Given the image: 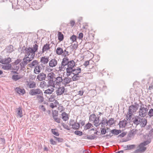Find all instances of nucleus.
Returning a JSON list of instances; mask_svg holds the SVG:
<instances>
[{
    "mask_svg": "<svg viewBox=\"0 0 153 153\" xmlns=\"http://www.w3.org/2000/svg\"><path fill=\"white\" fill-rule=\"evenodd\" d=\"M103 114L100 112H98V114H97V117L94 114L91 115L89 117V120L93 121L94 123V125L96 126H99V122H100V117L99 115L102 114Z\"/></svg>",
    "mask_w": 153,
    "mask_h": 153,
    "instance_id": "nucleus-1",
    "label": "nucleus"
},
{
    "mask_svg": "<svg viewBox=\"0 0 153 153\" xmlns=\"http://www.w3.org/2000/svg\"><path fill=\"white\" fill-rule=\"evenodd\" d=\"M150 143V142L148 141H146L143 142L141 143L139 145V149H137L134 152V153H142L144 152L146 150V147L144 146L147 145Z\"/></svg>",
    "mask_w": 153,
    "mask_h": 153,
    "instance_id": "nucleus-2",
    "label": "nucleus"
},
{
    "mask_svg": "<svg viewBox=\"0 0 153 153\" xmlns=\"http://www.w3.org/2000/svg\"><path fill=\"white\" fill-rule=\"evenodd\" d=\"M69 61V59L68 57H64L62 59L61 65L59 67V70L60 71H64L66 68L65 66L67 65Z\"/></svg>",
    "mask_w": 153,
    "mask_h": 153,
    "instance_id": "nucleus-3",
    "label": "nucleus"
},
{
    "mask_svg": "<svg viewBox=\"0 0 153 153\" xmlns=\"http://www.w3.org/2000/svg\"><path fill=\"white\" fill-rule=\"evenodd\" d=\"M148 111L147 108L142 107V106H141L138 112L139 116L141 117H145L147 114Z\"/></svg>",
    "mask_w": 153,
    "mask_h": 153,
    "instance_id": "nucleus-4",
    "label": "nucleus"
},
{
    "mask_svg": "<svg viewBox=\"0 0 153 153\" xmlns=\"http://www.w3.org/2000/svg\"><path fill=\"white\" fill-rule=\"evenodd\" d=\"M34 44H35L33 46V47L32 48H31L30 47L27 48L26 47L25 49H24L23 50V52L24 53L25 51H27V52L29 51L30 52V51H34L36 52L37 51L38 49V43H37V42L36 41H35L34 42Z\"/></svg>",
    "mask_w": 153,
    "mask_h": 153,
    "instance_id": "nucleus-5",
    "label": "nucleus"
},
{
    "mask_svg": "<svg viewBox=\"0 0 153 153\" xmlns=\"http://www.w3.org/2000/svg\"><path fill=\"white\" fill-rule=\"evenodd\" d=\"M42 91L39 88H34L30 90L29 94L31 96L37 95L42 94Z\"/></svg>",
    "mask_w": 153,
    "mask_h": 153,
    "instance_id": "nucleus-6",
    "label": "nucleus"
},
{
    "mask_svg": "<svg viewBox=\"0 0 153 153\" xmlns=\"http://www.w3.org/2000/svg\"><path fill=\"white\" fill-rule=\"evenodd\" d=\"M139 116H134L131 120V122L136 126L139 125L141 121V118Z\"/></svg>",
    "mask_w": 153,
    "mask_h": 153,
    "instance_id": "nucleus-7",
    "label": "nucleus"
},
{
    "mask_svg": "<svg viewBox=\"0 0 153 153\" xmlns=\"http://www.w3.org/2000/svg\"><path fill=\"white\" fill-rule=\"evenodd\" d=\"M72 81L71 78L65 77L63 79L62 84L65 86H66L67 85Z\"/></svg>",
    "mask_w": 153,
    "mask_h": 153,
    "instance_id": "nucleus-8",
    "label": "nucleus"
},
{
    "mask_svg": "<svg viewBox=\"0 0 153 153\" xmlns=\"http://www.w3.org/2000/svg\"><path fill=\"white\" fill-rule=\"evenodd\" d=\"M46 75L43 73H41L37 76V79L39 81L45 80L46 78Z\"/></svg>",
    "mask_w": 153,
    "mask_h": 153,
    "instance_id": "nucleus-9",
    "label": "nucleus"
},
{
    "mask_svg": "<svg viewBox=\"0 0 153 153\" xmlns=\"http://www.w3.org/2000/svg\"><path fill=\"white\" fill-rule=\"evenodd\" d=\"M57 63V60L55 59H53L51 60L49 62L50 67H55Z\"/></svg>",
    "mask_w": 153,
    "mask_h": 153,
    "instance_id": "nucleus-10",
    "label": "nucleus"
},
{
    "mask_svg": "<svg viewBox=\"0 0 153 153\" xmlns=\"http://www.w3.org/2000/svg\"><path fill=\"white\" fill-rule=\"evenodd\" d=\"M65 88L63 86L59 87L56 90V94L57 95H62L64 92Z\"/></svg>",
    "mask_w": 153,
    "mask_h": 153,
    "instance_id": "nucleus-11",
    "label": "nucleus"
},
{
    "mask_svg": "<svg viewBox=\"0 0 153 153\" xmlns=\"http://www.w3.org/2000/svg\"><path fill=\"white\" fill-rule=\"evenodd\" d=\"M50 45L48 44H46L44 45L42 48V53H44L45 51L49 50L50 49Z\"/></svg>",
    "mask_w": 153,
    "mask_h": 153,
    "instance_id": "nucleus-12",
    "label": "nucleus"
},
{
    "mask_svg": "<svg viewBox=\"0 0 153 153\" xmlns=\"http://www.w3.org/2000/svg\"><path fill=\"white\" fill-rule=\"evenodd\" d=\"M16 91L17 93L20 95H23L25 93V90L24 89H21L19 88H16Z\"/></svg>",
    "mask_w": 153,
    "mask_h": 153,
    "instance_id": "nucleus-13",
    "label": "nucleus"
},
{
    "mask_svg": "<svg viewBox=\"0 0 153 153\" xmlns=\"http://www.w3.org/2000/svg\"><path fill=\"white\" fill-rule=\"evenodd\" d=\"M25 51V54H27L28 57L30 56L31 54V55L30 57L31 58H33V59L34 58L35 55V53L36 52H35L33 51H30V52L28 51V52H27V51ZM24 53H25V52Z\"/></svg>",
    "mask_w": 153,
    "mask_h": 153,
    "instance_id": "nucleus-14",
    "label": "nucleus"
},
{
    "mask_svg": "<svg viewBox=\"0 0 153 153\" xmlns=\"http://www.w3.org/2000/svg\"><path fill=\"white\" fill-rule=\"evenodd\" d=\"M41 67L40 65H36L34 70V73L36 74H38L41 71Z\"/></svg>",
    "mask_w": 153,
    "mask_h": 153,
    "instance_id": "nucleus-15",
    "label": "nucleus"
},
{
    "mask_svg": "<svg viewBox=\"0 0 153 153\" xmlns=\"http://www.w3.org/2000/svg\"><path fill=\"white\" fill-rule=\"evenodd\" d=\"M141 121L140 123V126L142 127H145L147 124V120L146 119L141 118Z\"/></svg>",
    "mask_w": 153,
    "mask_h": 153,
    "instance_id": "nucleus-16",
    "label": "nucleus"
},
{
    "mask_svg": "<svg viewBox=\"0 0 153 153\" xmlns=\"http://www.w3.org/2000/svg\"><path fill=\"white\" fill-rule=\"evenodd\" d=\"M63 53V50L60 47H58L56 50V53L58 55H62Z\"/></svg>",
    "mask_w": 153,
    "mask_h": 153,
    "instance_id": "nucleus-17",
    "label": "nucleus"
},
{
    "mask_svg": "<svg viewBox=\"0 0 153 153\" xmlns=\"http://www.w3.org/2000/svg\"><path fill=\"white\" fill-rule=\"evenodd\" d=\"M39 63L36 60H34L29 64V65L30 68H32L33 67H35L36 65H37Z\"/></svg>",
    "mask_w": 153,
    "mask_h": 153,
    "instance_id": "nucleus-18",
    "label": "nucleus"
},
{
    "mask_svg": "<svg viewBox=\"0 0 153 153\" xmlns=\"http://www.w3.org/2000/svg\"><path fill=\"white\" fill-rule=\"evenodd\" d=\"M36 98L38 99L39 102H42L44 100V98L43 97V94L42 92V94H41L39 95H37L36 96Z\"/></svg>",
    "mask_w": 153,
    "mask_h": 153,
    "instance_id": "nucleus-19",
    "label": "nucleus"
},
{
    "mask_svg": "<svg viewBox=\"0 0 153 153\" xmlns=\"http://www.w3.org/2000/svg\"><path fill=\"white\" fill-rule=\"evenodd\" d=\"M137 131L138 130L137 129H134L129 133L128 136L130 137H132L136 134Z\"/></svg>",
    "mask_w": 153,
    "mask_h": 153,
    "instance_id": "nucleus-20",
    "label": "nucleus"
},
{
    "mask_svg": "<svg viewBox=\"0 0 153 153\" xmlns=\"http://www.w3.org/2000/svg\"><path fill=\"white\" fill-rule=\"evenodd\" d=\"M75 63L73 60H70L69 61L68 64L67 65V66L68 67L74 68V67L75 66Z\"/></svg>",
    "mask_w": 153,
    "mask_h": 153,
    "instance_id": "nucleus-21",
    "label": "nucleus"
},
{
    "mask_svg": "<svg viewBox=\"0 0 153 153\" xmlns=\"http://www.w3.org/2000/svg\"><path fill=\"white\" fill-rule=\"evenodd\" d=\"M55 74L53 72H51L48 74L47 76L48 80H53L55 78Z\"/></svg>",
    "mask_w": 153,
    "mask_h": 153,
    "instance_id": "nucleus-22",
    "label": "nucleus"
},
{
    "mask_svg": "<svg viewBox=\"0 0 153 153\" xmlns=\"http://www.w3.org/2000/svg\"><path fill=\"white\" fill-rule=\"evenodd\" d=\"M54 79H56L55 81L56 84L58 85L59 84H60L61 82L62 83L63 79L62 76H59L56 78L55 77Z\"/></svg>",
    "mask_w": 153,
    "mask_h": 153,
    "instance_id": "nucleus-23",
    "label": "nucleus"
},
{
    "mask_svg": "<svg viewBox=\"0 0 153 153\" xmlns=\"http://www.w3.org/2000/svg\"><path fill=\"white\" fill-rule=\"evenodd\" d=\"M62 116V119L63 120H64L66 121L68 120L69 117H68V114H67L65 112H64L61 114Z\"/></svg>",
    "mask_w": 153,
    "mask_h": 153,
    "instance_id": "nucleus-24",
    "label": "nucleus"
},
{
    "mask_svg": "<svg viewBox=\"0 0 153 153\" xmlns=\"http://www.w3.org/2000/svg\"><path fill=\"white\" fill-rule=\"evenodd\" d=\"M49 61V57H45V56L41 58L40 62L44 64H46L48 63Z\"/></svg>",
    "mask_w": 153,
    "mask_h": 153,
    "instance_id": "nucleus-25",
    "label": "nucleus"
},
{
    "mask_svg": "<svg viewBox=\"0 0 153 153\" xmlns=\"http://www.w3.org/2000/svg\"><path fill=\"white\" fill-rule=\"evenodd\" d=\"M127 121L126 120H123L122 121H120L118 125L120 127H124L126 126Z\"/></svg>",
    "mask_w": 153,
    "mask_h": 153,
    "instance_id": "nucleus-26",
    "label": "nucleus"
},
{
    "mask_svg": "<svg viewBox=\"0 0 153 153\" xmlns=\"http://www.w3.org/2000/svg\"><path fill=\"white\" fill-rule=\"evenodd\" d=\"M74 72H73L72 74L74 75H79V74L81 72V69L79 68H77V69L74 68Z\"/></svg>",
    "mask_w": 153,
    "mask_h": 153,
    "instance_id": "nucleus-27",
    "label": "nucleus"
},
{
    "mask_svg": "<svg viewBox=\"0 0 153 153\" xmlns=\"http://www.w3.org/2000/svg\"><path fill=\"white\" fill-rule=\"evenodd\" d=\"M22 78V77L21 76L18 75H14L12 76V79L15 81H17Z\"/></svg>",
    "mask_w": 153,
    "mask_h": 153,
    "instance_id": "nucleus-28",
    "label": "nucleus"
},
{
    "mask_svg": "<svg viewBox=\"0 0 153 153\" xmlns=\"http://www.w3.org/2000/svg\"><path fill=\"white\" fill-rule=\"evenodd\" d=\"M106 119L105 117H103L102 119V120L100 123L99 122V125L101 124V126H104L106 125V123H107Z\"/></svg>",
    "mask_w": 153,
    "mask_h": 153,
    "instance_id": "nucleus-29",
    "label": "nucleus"
},
{
    "mask_svg": "<svg viewBox=\"0 0 153 153\" xmlns=\"http://www.w3.org/2000/svg\"><path fill=\"white\" fill-rule=\"evenodd\" d=\"M58 39L59 41H62L64 39V35L61 32H58Z\"/></svg>",
    "mask_w": 153,
    "mask_h": 153,
    "instance_id": "nucleus-30",
    "label": "nucleus"
},
{
    "mask_svg": "<svg viewBox=\"0 0 153 153\" xmlns=\"http://www.w3.org/2000/svg\"><path fill=\"white\" fill-rule=\"evenodd\" d=\"M111 133L115 135H117L121 133V131L120 130H118L116 129H113L111 131Z\"/></svg>",
    "mask_w": 153,
    "mask_h": 153,
    "instance_id": "nucleus-31",
    "label": "nucleus"
},
{
    "mask_svg": "<svg viewBox=\"0 0 153 153\" xmlns=\"http://www.w3.org/2000/svg\"><path fill=\"white\" fill-rule=\"evenodd\" d=\"M2 68L3 69L5 70H11V68H12V65L11 64H7L6 65H3Z\"/></svg>",
    "mask_w": 153,
    "mask_h": 153,
    "instance_id": "nucleus-32",
    "label": "nucleus"
},
{
    "mask_svg": "<svg viewBox=\"0 0 153 153\" xmlns=\"http://www.w3.org/2000/svg\"><path fill=\"white\" fill-rule=\"evenodd\" d=\"M72 128L74 129H78L80 127L79 123H75L74 124H72Z\"/></svg>",
    "mask_w": 153,
    "mask_h": 153,
    "instance_id": "nucleus-33",
    "label": "nucleus"
},
{
    "mask_svg": "<svg viewBox=\"0 0 153 153\" xmlns=\"http://www.w3.org/2000/svg\"><path fill=\"white\" fill-rule=\"evenodd\" d=\"M29 58V57H28L27 55L26 54L25 57L23 59V61H22L23 62V63H24V64H25L26 65L29 62L28 59Z\"/></svg>",
    "mask_w": 153,
    "mask_h": 153,
    "instance_id": "nucleus-34",
    "label": "nucleus"
},
{
    "mask_svg": "<svg viewBox=\"0 0 153 153\" xmlns=\"http://www.w3.org/2000/svg\"><path fill=\"white\" fill-rule=\"evenodd\" d=\"M54 91V89L51 88V89L48 88L47 90L45 91L44 93L45 94H51Z\"/></svg>",
    "mask_w": 153,
    "mask_h": 153,
    "instance_id": "nucleus-35",
    "label": "nucleus"
},
{
    "mask_svg": "<svg viewBox=\"0 0 153 153\" xmlns=\"http://www.w3.org/2000/svg\"><path fill=\"white\" fill-rule=\"evenodd\" d=\"M135 145H127L125 148H126V150H129L134 149L135 148Z\"/></svg>",
    "mask_w": 153,
    "mask_h": 153,
    "instance_id": "nucleus-36",
    "label": "nucleus"
},
{
    "mask_svg": "<svg viewBox=\"0 0 153 153\" xmlns=\"http://www.w3.org/2000/svg\"><path fill=\"white\" fill-rule=\"evenodd\" d=\"M74 68L68 67L66 69L67 73H72V74L73 72H74V70H73Z\"/></svg>",
    "mask_w": 153,
    "mask_h": 153,
    "instance_id": "nucleus-37",
    "label": "nucleus"
},
{
    "mask_svg": "<svg viewBox=\"0 0 153 153\" xmlns=\"http://www.w3.org/2000/svg\"><path fill=\"white\" fill-rule=\"evenodd\" d=\"M81 76H79V75H74L71 78L72 80L73 81L77 80L79 79V78Z\"/></svg>",
    "mask_w": 153,
    "mask_h": 153,
    "instance_id": "nucleus-38",
    "label": "nucleus"
},
{
    "mask_svg": "<svg viewBox=\"0 0 153 153\" xmlns=\"http://www.w3.org/2000/svg\"><path fill=\"white\" fill-rule=\"evenodd\" d=\"M17 111L18 115L20 117H22L23 116L22 109L20 108H18L17 109Z\"/></svg>",
    "mask_w": 153,
    "mask_h": 153,
    "instance_id": "nucleus-39",
    "label": "nucleus"
},
{
    "mask_svg": "<svg viewBox=\"0 0 153 153\" xmlns=\"http://www.w3.org/2000/svg\"><path fill=\"white\" fill-rule=\"evenodd\" d=\"M87 139L88 140H93L95 138H97V136L94 135H91V136L87 135L86 136Z\"/></svg>",
    "mask_w": 153,
    "mask_h": 153,
    "instance_id": "nucleus-40",
    "label": "nucleus"
},
{
    "mask_svg": "<svg viewBox=\"0 0 153 153\" xmlns=\"http://www.w3.org/2000/svg\"><path fill=\"white\" fill-rule=\"evenodd\" d=\"M51 132L54 135L56 136H59V134L57 132V130L56 129H51Z\"/></svg>",
    "mask_w": 153,
    "mask_h": 153,
    "instance_id": "nucleus-41",
    "label": "nucleus"
},
{
    "mask_svg": "<svg viewBox=\"0 0 153 153\" xmlns=\"http://www.w3.org/2000/svg\"><path fill=\"white\" fill-rule=\"evenodd\" d=\"M92 126V125L91 123H88L84 126V129L86 130L89 129Z\"/></svg>",
    "mask_w": 153,
    "mask_h": 153,
    "instance_id": "nucleus-42",
    "label": "nucleus"
},
{
    "mask_svg": "<svg viewBox=\"0 0 153 153\" xmlns=\"http://www.w3.org/2000/svg\"><path fill=\"white\" fill-rule=\"evenodd\" d=\"M4 59L5 64H9V63L11 61V59L10 57L5 58Z\"/></svg>",
    "mask_w": 153,
    "mask_h": 153,
    "instance_id": "nucleus-43",
    "label": "nucleus"
},
{
    "mask_svg": "<svg viewBox=\"0 0 153 153\" xmlns=\"http://www.w3.org/2000/svg\"><path fill=\"white\" fill-rule=\"evenodd\" d=\"M36 84L34 82H32L30 83L29 86L30 88H33L36 87Z\"/></svg>",
    "mask_w": 153,
    "mask_h": 153,
    "instance_id": "nucleus-44",
    "label": "nucleus"
},
{
    "mask_svg": "<svg viewBox=\"0 0 153 153\" xmlns=\"http://www.w3.org/2000/svg\"><path fill=\"white\" fill-rule=\"evenodd\" d=\"M19 66L15 64L13 65V67L12 66L11 70H15L17 71L19 69Z\"/></svg>",
    "mask_w": 153,
    "mask_h": 153,
    "instance_id": "nucleus-45",
    "label": "nucleus"
},
{
    "mask_svg": "<svg viewBox=\"0 0 153 153\" xmlns=\"http://www.w3.org/2000/svg\"><path fill=\"white\" fill-rule=\"evenodd\" d=\"M63 51L64 53H63L62 56L64 57H67V56L69 55V52L66 51V49L63 50Z\"/></svg>",
    "mask_w": 153,
    "mask_h": 153,
    "instance_id": "nucleus-46",
    "label": "nucleus"
},
{
    "mask_svg": "<svg viewBox=\"0 0 153 153\" xmlns=\"http://www.w3.org/2000/svg\"><path fill=\"white\" fill-rule=\"evenodd\" d=\"M56 97L55 95H52L50 96V97L49 99L50 101L53 102L55 100V98Z\"/></svg>",
    "mask_w": 153,
    "mask_h": 153,
    "instance_id": "nucleus-47",
    "label": "nucleus"
},
{
    "mask_svg": "<svg viewBox=\"0 0 153 153\" xmlns=\"http://www.w3.org/2000/svg\"><path fill=\"white\" fill-rule=\"evenodd\" d=\"M74 133L76 135L81 136L82 135L83 133L82 131H75Z\"/></svg>",
    "mask_w": 153,
    "mask_h": 153,
    "instance_id": "nucleus-48",
    "label": "nucleus"
},
{
    "mask_svg": "<svg viewBox=\"0 0 153 153\" xmlns=\"http://www.w3.org/2000/svg\"><path fill=\"white\" fill-rule=\"evenodd\" d=\"M110 125V126L113 125L114 124H115L116 121H114V118H111L109 119Z\"/></svg>",
    "mask_w": 153,
    "mask_h": 153,
    "instance_id": "nucleus-49",
    "label": "nucleus"
},
{
    "mask_svg": "<svg viewBox=\"0 0 153 153\" xmlns=\"http://www.w3.org/2000/svg\"><path fill=\"white\" fill-rule=\"evenodd\" d=\"M20 65L21 69L23 70H24V69L25 68V66L26 65L24 64V63H23V62H22L20 63Z\"/></svg>",
    "mask_w": 153,
    "mask_h": 153,
    "instance_id": "nucleus-50",
    "label": "nucleus"
},
{
    "mask_svg": "<svg viewBox=\"0 0 153 153\" xmlns=\"http://www.w3.org/2000/svg\"><path fill=\"white\" fill-rule=\"evenodd\" d=\"M13 46L12 45H10L7 48L8 50V52H9L10 53L13 50Z\"/></svg>",
    "mask_w": 153,
    "mask_h": 153,
    "instance_id": "nucleus-51",
    "label": "nucleus"
},
{
    "mask_svg": "<svg viewBox=\"0 0 153 153\" xmlns=\"http://www.w3.org/2000/svg\"><path fill=\"white\" fill-rule=\"evenodd\" d=\"M133 109L131 108V106H129L128 108V114H130V115L131 114H133V113H134V112L133 111H132Z\"/></svg>",
    "mask_w": 153,
    "mask_h": 153,
    "instance_id": "nucleus-52",
    "label": "nucleus"
},
{
    "mask_svg": "<svg viewBox=\"0 0 153 153\" xmlns=\"http://www.w3.org/2000/svg\"><path fill=\"white\" fill-rule=\"evenodd\" d=\"M70 39L73 42L75 41L76 40V36L75 35H73L70 38Z\"/></svg>",
    "mask_w": 153,
    "mask_h": 153,
    "instance_id": "nucleus-53",
    "label": "nucleus"
},
{
    "mask_svg": "<svg viewBox=\"0 0 153 153\" xmlns=\"http://www.w3.org/2000/svg\"><path fill=\"white\" fill-rule=\"evenodd\" d=\"M101 133L102 134H104L106 133V129L105 128H101Z\"/></svg>",
    "mask_w": 153,
    "mask_h": 153,
    "instance_id": "nucleus-54",
    "label": "nucleus"
},
{
    "mask_svg": "<svg viewBox=\"0 0 153 153\" xmlns=\"http://www.w3.org/2000/svg\"><path fill=\"white\" fill-rule=\"evenodd\" d=\"M62 125L63 126V127L65 129H67L68 130H70V129L68 127V126L65 124V123H61Z\"/></svg>",
    "mask_w": 153,
    "mask_h": 153,
    "instance_id": "nucleus-55",
    "label": "nucleus"
},
{
    "mask_svg": "<svg viewBox=\"0 0 153 153\" xmlns=\"http://www.w3.org/2000/svg\"><path fill=\"white\" fill-rule=\"evenodd\" d=\"M55 82V81H53V80H50L49 81V83L51 85H54V83Z\"/></svg>",
    "mask_w": 153,
    "mask_h": 153,
    "instance_id": "nucleus-56",
    "label": "nucleus"
},
{
    "mask_svg": "<svg viewBox=\"0 0 153 153\" xmlns=\"http://www.w3.org/2000/svg\"><path fill=\"white\" fill-rule=\"evenodd\" d=\"M50 142L51 144L53 145H55L56 144V142L53 139H51L50 140Z\"/></svg>",
    "mask_w": 153,
    "mask_h": 153,
    "instance_id": "nucleus-57",
    "label": "nucleus"
},
{
    "mask_svg": "<svg viewBox=\"0 0 153 153\" xmlns=\"http://www.w3.org/2000/svg\"><path fill=\"white\" fill-rule=\"evenodd\" d=\"M46 85V82L45 81H44L42 82H40V86L41 87H43L45 86Z\"/></svg>",
    "mask_w": 153,
    "mask_h": 153,
    "instance_id": "nucleus-58",
    "label": "nucleus"
},
{
    "mask_svg": "<svg viewBox=\"0 0 153 153\" xmlns=\"http://www.w3.org/2000/svg\"><path fill=\"white\" fill-rule=\"evenodd\" d=\"M130 106H131V108L132 109H133L132 111H133L135 112L137 110V109H136L135 107L134 106V105H131Z\"/></svg>",
    "mask_w": 153,
    "mask_h": 153,
    "instance_id": "nucleus-59",
    "label": "nucleus"
},
{
    "mask_svg": "<svg viewBox=\"0 0 153 153\" xmlns=\"http://www.w3.org/2000/svg\"><path fill=\"white\" fill-rule=\"evenodd\" d=\"M126 135V133L125 132H123L118 136V137H123Z\"/></svg>",
    "mask_w": 153,
    "mask_h": 153,
    "instance_id": "nucleus-60",
    "label": "nucleus"
},
{
    "mask_svg": "<svg viewBox=\"0 0 153 153\" xmlns=\"http://www.w3.org/2000/svg\"><path fill=\"white\" fill-rule=\"evenodd\" d=\"M83 36V34L82 33H80L79 34L78 38L80 39H82Z\"/></svg>",
    "mask_w": 153,
    "mask_h": 153,
    "instance_id": "nucleus-61",
    "label": "nucleus"
},
{
    "mask_svg": "<svg viewBox=\"0 0 153 153\" xmlns=\"http://www.w3.org/2000/svg\"><path fill=\"white\" fill-rule=\"evenodd\" d=\"M58 112L57 111L55 110L54 112H53L52 113V116H58Z\"/></svg>",
    "mask_w": 153,
    "mask_h": 153,
    "instance_id": "nucleus-62",
    "label": "nucleus"
},
{
    "mask_svg": "<svg viewBox=\"0 0 153 153\" xmlns=\"http://www.w3.org/2000/svg\"><path fill=\"white\" fill-rule=\"evenodd\" d=\"M54 120L55 121L58 123H60V119L59 118H58V117L57 118H55V117H54Z\"/></svg>",
    "mask_w": 153,
    "mask_h": 153,
    "instance_id": "nucleus-63",
    "label": "nucleus"
},
{
    "mask_svg": "<svg viewBox=\"0 0 153 153\" xmlns=\"http://www.w3.org/2000/svg\"><path fill=\"white\" fill-rule=\"evenodd\" d=\"M76 122L74 120L71 119L70 121L69 122V124L70 126L71 125L72 126V124H74Z\"/></svg>",
    "mask_w": 153,
    "mask_h": 153,
    "instance_id": "nucleus-64",
    "label": "nucleus"
}]
</instances>
